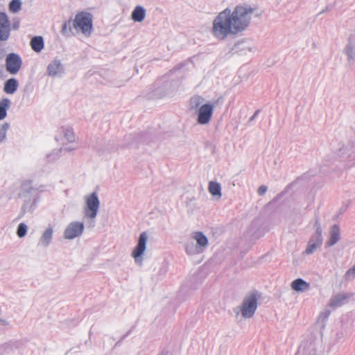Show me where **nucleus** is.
Listing matches in <instances>:
<instances>
[{
  "mask_svg": "<svg viewBox=\"0 0 355 355\" xmlns=\"http://www.w3.org/2000/svg\"><path fill=\"white\" fill-rule=\"evenodd\" d=\"M352 296V293L344 292L338 293L331 297L329 302V306L332 308L341 306L346 304Z\"/></svg>",
  "mask_w": 355,
  "mask_h": 355,
  "instance_id": "nucleus-14",
  "label": "nucleus"
},
{
  "mask_svg": "<svg viewBox=\"0 0 355 355\" xmlns=\"http://www.w3.org/2000/svg\"><path fill=\"white\" fill-rule=\"evenodd\" d=\"M204 98L200 96H195L190 100V108L192 110H198L199 107L203 105Z\"/></svg>",
  "mask_w": 355,
  "mask_h": 355,
  "instance_id": "nucleus-27",
  "label": "nucleus"
},
{
  "mask_svg": "<svg viewBox=\"0 0 355 355\" xmlns=\"http://www.w3.org/2000/svg\"><path fill=\"white\" fill-rule=\"evenodd\" d=\"M61 132L67 141L73 143L76 141V136L72 129L64 128L61 130Z\"/></svg>",
  "mask_w": 355,
  "mask_h": 355,
  "instance_id": "nucleus-28",
  "label": "nucleus"
},
{
  "mask_svg": "<svg viewBox=\"0 0 355 355\" xmlns=\"http://www.w3.org/2000/svg\"><path fill=\"white\" fill-rule=\"evenodd\" d=\"M100 207V201L96 193L85 197V206L83 209L84 217L89 220V224L93 227L95 218Z\"/></svg>",
  "mask_w": 355,
  "mask_h": 355,
  "instance_id": "nucleus-3",
  "label": "nucleus"
},
{
  "mask_svg": "<svg viewBox=\"0 0 355 355\" xmlns=\"http://www.w3.org/2000/svg\"><path fill=\"white\" fill-rule=\"evenodd\" d=\"M10 125L8 122H5L0 124V144L3 142L6 139L7 132L9 130Z\"/></svg>",
  "mask_w": 355,
  "mask_h": 355,
  "instance_id": "nucleus-29",
  "label": "nucleus"
},
{
  "mask_svg": "<svg viewBox=\"0 0 355 355\" xmlns=\"http://www.w3.org/2000/svg\"><path fill=\"white\" fill-rule=\"evenodd\" d=\"M27 231L28 226L25 223H21L18 225L17 229V235L19 238H23L26 235Z\"/></svg>",
  "mask_w": 355,
  "mask_h": 355,
  "instance_id": "nucleus-33",
  "label": "nucleus"
},
{
  "mask_svg": "<svg viewBox=\"0 0 355 355\" xmlns=\"http://www.w3.org/2000/svg\"><path fill=\"white\" fill-rule=\"evenodd\" d=\"M11 102L8 98H3L0 101V120H3L7 115V110L10 107Z\"/></svg>",
  "mask_w": 355,
  "mask_h": 355,
  "instance_id": "nucleus-24",
  "label": "nucleus"
},
{
  "mask_svg": "<svg viewBox=\"0 0 355 355\" xmlns=\"http://www.w3.org/2000/svg\"><path fill=\"white\" fill-rule=\"evenodd\" d=\"M330 315L329 311H324L322 312L318 318V322L321 323V325L324 327V321L329 318Z\"/></svg>",
  "mask_w": 355,
  "mask_h": 355,
  "instance_id": "nucleus-34",
  "label": "nucleus"
},
{
  "mask_svg": "<svg viewBox=\"0 0 355 355\" xmlns=\"http://www.w3.org/2000/svg\"><path fill=\"white\" fill-rule=\"evenodd\" d=\"M46 74L49 76L62 77L64 74V67L62 61L55 58L47 66Z\"/></svg>",
  "mask_w": 355,
  "mask_h": 355,
  "instance_id": "nucleus-11",
  "label": "nucleus"
},
{
  "mask_svg": "<svg viewBox=\"0 0 355 355\" xmlns=\"http://www.w3.org/2000/svg\"><path fill=\"white\" fill-rule=\"evenodd\" d=\"M342 209H343V211H345L346 210V207H343Z\"/></svg>",
  "mask_w": 355,
  "mask_h": 355,
  "instance_id": "nucleus-43",
  "label": "nucleus"
},
{
  "mask_svg": "<svg viewBox=\"0 0 355 355\" xmlns=\"http://www.w3.org/2000/svg\"><path fill=\"white\" fill-rule=\"evenodd\" d=\"M314 227L315 228V232L310 239L306 249L304 252V253H306V254H313L322 244V230L319 220L318 218H315Z\"/></svg>",
  "mask_w": 355,
  "mask_h": 355,
  "instance_id": "nucleus-5",
  "label": "nucleus"
},
{
  "mask_svg": "<svg viewBox=\"0 0 355 355\" xmlns=\"http://www.w3.org/2000/svg\"><path fill=\"white\" fill-rule=\"evenodd\" d=\"M259 112V110H257L254 113V114L249 119L248 121V123L250 124V123H252L254 119L257 116Z\"/></svg>",
  "mask_w": 355,
  "mask_h": 355,
  "instance_id": "nucleus-38",
  "label": "nucleus"
},
{
  "mask_svg": "<svg viewBox=\"0 0 355 355\" xmlns=\"http://www.w3.org/2000/svg\"><path fill=\"white\" fill-rule=\"evenodd\" d=\"M351 161L355 164V150L349 155Z\"/></svg>",
  "mask_w": 355,
  "mask_h": 355,
  "instance_id": "nucleus-39",
  "label": "nucleus"
},
{
  "mask_svg": "<svg viewBox=\"0 0 355 355\" xmlns=\"http://www.w3.org/2000/svg\"><path fill=\"white\" fill-rule=\"evenodd\" d=\"M54 234V229L51 226L46 227L41 233L38 239L37 247L42 248H48L52 242Z\"/></svg>",
  "mask_w": 355,
  "mask_h": 355,
  "instance_id": "nucleus-13",
  "label": "nucleus"
},
{
  "mask_svg": "<svg viewBox=\"0 0 355 355\" xmlns=\"http://www.w3.org/2000/svg\"><path fill=\"white\" fill-rule=\"evenodd\" d=\"M214 106L209 103L202 105L197 110V121L200 125L207 124L212 116Z\"/></svg>",
  "mask_w": 355,
  "mask_h": 355,
  "instance_id": "nucleus-9",
  "label": "nucleus"
},
{
  "mask_svg": "<svg viewBox=\"0 0 355 355\" xmlns=\"http://www.w3.org/2000/svg\"><path fill=\"white\" fill-rule=\"evenodd\" d=\"M192 239L196 241V245L202 252L208 246V239L207 236L201 232H196L192 235Z\"/></svg>",
  "mask_w": 355,
  "mask_h": 355,
  "instance_id": "nucleus-18",
  "label": "nucleus"
},
{
  "mask_svg": "<svg viewBox=\"0 0 355 355\" xmlns=\"http://www.w3.org/2000/svg\"><path fill=\"white\" fill-rule=\"evenodd\" d=\"M31 46L34 51L37 53L40 52L44 48V40L42 37H33L31 40Z\"/></svg>",
  "mask_w": 355,
  "mask_h": 355,
  "instance_id": "nucleus-23",
  "label": "nucleus"
},
{
  "mask_svg": "<svg viewBox=\"0 0 355 355\" xmlns=\"http://www.w3.org/2000/svg\"><path fill=\"white\" fill-rule=\"evenodd\" d=\"M10 25L8 18L6 13L0 12V27Z\"/></svg>",
  "mask_w": 355,
  "mask_h": 355,
  "instance_id": "nucleus-35",
  "label": "nucleus"
},
{
  "mask_svg": "<svg viewBox=\"0 0 355 355\" xmlns=\"http://www.w3.org/2000/svg\"><path fill=\"white\" fill-rule=\"evenodd\" d=\"M343 54L345 55L347 59V65L352 66L355 62V37L350 35L347 42L343 49Z\"/></svg>",
  "mask_w": 355,
  "mask_h": 355,
  "instance_id": "nucleus-12",
  "label": "nucleus"
},
{
  "mask_svg": "<svg viewBox=\"0 0 355 355\" xmlns=\"http://www.w3.org/2000/svg\"><path fill=\"white\" fill-rule=\"evenodd\" d=\"M261 293L257 291H252L245 296V319L251 318L255 313Z\"/></svg>",
  "mask_w": 355,
  "mask_h": 355,
  "instance_id": "nucleus-6",
  "label": "nucleus"
},
{
  "mask_svg": "<svg viewBox=\"0 0 355 355\" xmlns=\"http://www.w3.org/2000/svg\"><path fill=\"white\" fill-rule=\"evenodd\" d=\"M263 11L260 10L256 5H245V28L251 24L252 16L259 18L262 15Z\"/></svg>",
  "mask_w": 355,
  "mask_h": 355,
  "instance_id": "nucleus-16",
  "label": "nucleus"
},
{
  "mask_svg": "<svg viewBox=\"0 0 355 355\" xmlns=\"http://www.w3.org/2000/svg\"><path fill=\"white\" fill-rule=\"evenodd\" d=\"M324 352L322 336L309 334L302 340L295 355H323Z\"/></svg>",
  "mask_w": 355,
  "mask_h": 355,
  "instance_id": "nucleus-2",
  "label": "nucleus"
},
{
  "mask_svg": "<svg viewBox=\"0 0 355 355\" xmlns=\"http://www.w3.org/2000/svg\"><path fill=\"white\" fill-rule=\"evenodd\" d=\"M21 58L15 53H9L6 58V70L11 74H16L21 67Z\"/></svg>",
  "mask_w": 355,
  "mask_h": 355,
  "instance_id": "nucleus-10",
  "label": "nucleus"
},
{
  "mask_svg": "<svg viewBox=\"0 0 355 355\" xmlns=\"http://www.w3.org/2000/svg\"><path fill=\"white\" fill-rule=\"evenodd\" d=\"M85 229L83 222L72 221L65 227L63 232V237L67 240H72L82 235Z\"/></svg>",
  "mask_w": 355,
  "mask_h": 355,
  "instance_id": "nucleus-7",
  "label": "nucleus"
},
{
  "mask_svg": "<svg viewBox=\"0 0 355 355\" xmlns=\"http://www.w3.org/2000/svg\"><path fill=\"white\" fill-rule=\"evenodd\" d=\"M249 234L250 239L248 247L250 248L255 243L256 241L260 239L263 236V234L261 230L257 227L254 228H250Z\"/></svg>",
  "mask_w": 355,
  "mask_h": 355,
  "instance_id": "nucleus-22",
  "label": "nucleus"
},
{
  "mask_svg": "<svg viewBox=\"0 0 355 355\" xmlns=\"http://www.w3.org/2000/svg\"><path fill=\"white\" fill-rule=\"evenodd\" d=\"M340 238V232L339 226L336 224L334 225L331 227L330 232V238L328 241H327L326 245L327 247H331L334 245Z\"/></svg>",
  "mask_w": 355,
  "mask_h": 355,
  "instance_id": "nucleus-19",
  "label": "nucleus"
},
{
  "mask_svg": "<svg viewBox=\"0 0 355 355\" xmlns=\"http://www.w3.org/2000/svg\"><path fill=\"white\" fill-rule=\"evenodd\" d=\"M291 288L298 293H304L308 291L311 286L302 278H298L292 282L291 284Z\"/></svg>",
  "mask_w": 355,
  "mask_h": 355,
  "instance_id": "nucleus-17",
  "label": "nucleus"
},
{
  "mask_svg": "<svg viewBox=\"0 0 355 355\" xmlns=\"http://www.w3.org/2000/svg\"><path fill=\"white\" fill-rule=\"evenodd\" d=\"M244 31V6H236L232 10L225 8L213 21L212 34L218 40H225Z\"/></svg>",
  "mask_w": 355,
  "mask_h": 355,
  "instance_id": "nucleus-1",
  "label": "nucleus"
},
{
  "mask_svg": "<svg viewBox=\"0 0 355 355\" xmlns=\"http://www.w3.org/2000/svg\"><path fill=\"white\" fill-rule=\"evenodd\" d=\"M209 191L214 196L220 198L221 197V187L220 184L216 182L211 181L209 184Z\"/></svg>",
  "mask_w": 355,
  "mask_h": 355,
  "instance_id": "nucleus-25",
  "label": "nucleus"
},
{
  "mask_svg": "<svg viewBox=\"0 0 355 355\" xmlns=\"http://www.w3.org/2000/svg\"><path fill=\"white\" fill-rule=\"evenodd\" d=\"M343 337H344V334H343V333H342V334H337V338H338V339H340V338H342Z\"/></svg>",
  "mask_w": 355,
  "mask_h": 355,
  "instance_id": "nucleus-42",
  "label": "nucleus"
},
{
  "mask_svg": "<svg viewBox=\"0 0 355 355\" xmlns=\"http://www.w3.org/2000/svg\"><path fill=\"white\" fill-rule=\"evenodd\" d=\"M21 8V1L20 0H12L9 3V10L12 13L18 12Z\"/></svg>",
  "mask_w": 355,
  "mask_h": 355,
  "instance_id": "nucleus-31",
  "label": "nucleus"
},
{
  "mask_svg": "<svg viewBox=\"0 0 355 355\" xmlns=\"http://www.w3.org/2000/svg\"><path fill=\"white\" fill-rule=\"evenodd\" d=\"M18 86L19 83L17 79L10 78L6 82L3 91L6 94H12L17 91Z\"/></svg>",
  "mask_w": 355,
  "mask_h": 355,
  "instance_id": "nucleus-21",
  "label": "nucleus"
},
{
  "mask_svg": "<svg viewBox=\"0 0 355 355\" xmlns=\"http://www.w3.org/2000/svg\"><path fill=\"white\" fill-rule=\"evenodd\" d=\"M260 49L257 42L251 39L245 41V58L252 59L254 56L258 55Z\"/></svg>",
  "mask_w": 355,
  "mask_h": 355,
  "instance_id": "nucleus-15",
  "label": "nucleus"
},
{
  "mask_svg": "<svg viewBox=\"0 0 355 355\" xmlns=\"http://www.w3.org/2000/svg\"><path fill=\"white\" fill-rule=\"evenodd\" d=\"M73 149H75V147H69V148L66 147L64 148V150H68V151L73 150Z\"/></svg>",
  "mask_w": 355,
  "mask_h": 355,
  "instance_id": "nucleus-40",
  "label": "nucleus"
},
{
  "mask_svg": "<svg viewBox=\"0 0 355 355\" xmlns=\"http://www.w3.org/2000/svg\"><path fill=\"white\" fill-rule=\"evenodd\" d=\"M267 189L268 188L266 186L262 185L259 187L257 192L260 196H263L267 191Z\"/></svg>",
  "mask_w": 355,
  "mask_h": 355,
  "instance_id": "nucleus-36",
  "label": "nucleus"
},
{
  "mask_svg": "<svg viewBox=\"0 0 355 355\" xmlns=\"http://www.w3.org/2000/svg\"><path fill=\"white\" fill-rule=\"evenodd\" d=\"M67 23H64L62 26V32H64L65 30H67Z\"/></svg>",
  "mask_w": 355,
  "mask_h": 355,
  "instance_id": "nucleus-41",
  "label": "nucleus"
},
{
  "mask_svg": "<svg viewBox=\"0 0 355 355\" xmlns=\"http://www.w3.org/2000/svg\"><path fill=\"white\" fill-rule=\"evenodd\" d=\"M236 319L238 322H241L244 318V302L239 306L234 309Z\"/></svg>",
  "mask_w": 355,
  "mask_h": 355,
  "instance_id": "nucleus-30",
  "label": "nucleus"
},
{
  "mask_svg": "<svg viewBox=\"0 0 355 355\" xmlns=\"http://www.w3.org/2000/svg\"><path fill=\"white\" fill-rule=\"evenodd\" d=\"M148 234L146 232H142L139 237L137 246L132 252V257L135 259L136 263H141L143 261L142 254L146 249V243Z\"/></svg>",
  "mask_w": 355,
  "mask_h": 355,
  "instance_id": "nucleus-8",
  "label": "nucleus"
},
{
  "mask_svg": "<svg viewBox=\"0 0 355 355\" xmlns=\"http://www.w3.org/2000/svg\"><path fill=\"white\" fill-rule=\"evenodd\" d=\"M146 17V10L140 6L135 8L131 14V18L134 21L141 22Z\"/></svg>",
  "mask_w": 355,
  "mask_h": 355,
  "instance_id": "nucleus-20",
  "label": "nucleus"
},
{
  "mask_svg": "<svg viewBox=\"0 0 355 355\" xmlns=\"http://www.w3.org/2000/svg\"><path fill=\"white\" fill-rule=\"evenodd\" d=\"M10 25L0 27V40H7L10 36Z\"/></svg>",
  "mask_w": 355,
  "mask_h": 355,
  "instance_id": "nucleus-32",
  "label": "nucleus"
},
{
  "mask_svg": "<svg viewBox=\"0 0 355 355\" xmlns=\"http://www.w3.org/2000/svg\"><path fill=\"white\" fill-rule=\"evenodd\" d=\"M186 252L189 255H195L202 253L198 245L193 241L188 242L185 245Z\"/></svg>",
  "mask_w": 355,
  "mask_h": 355,
  "instance_id": "nucleus-26",
  "label": "nucleus"
},
{
  "mask_svg": "<svg viewBox=\"0 0 355 355\" xmlns=\"http://www.w3.org/2000/svg\"><path fill=\"white\" fill-rule=\"evenodd\" d=\"M58 153H59V151L56 150V152L53 153V154L48 155L47 159H49V161H53V160L56 159L58 157Z\"/></svg>",
  "mask_w": 355,
  "mask_h": 355,
  "instance_id": "nucleus-37",
  "label": "nucleus"
},
{
  "mask_svg": "<svg viewBox=\"0 0 355 355\" xmlns=\"http://www.w3.org/2000/svg\"><path fill=\"white\" fill-rule=\"evenodd\" d=\"M73 26L80 29L85 36H89L92 33V16L87 12H81L75 16Z\"/></svg>",
  "mask_w": 355,
  "mask_h": 355,
  "instance_id": "nucleus-4",
  "label": "nucleus"
}]
</instances>
